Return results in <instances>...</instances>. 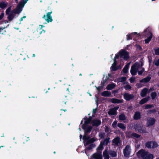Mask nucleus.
<instances>
[{"instance_id":"23","label":"nucleus","mask_w":159,"mask_h":159,"mask_svg":"<svg viewBox=\"0 0 159 159\" xmlns=\"http://www.w3.org/2000/svg\"><path fill=\"white\" fill-rule=\"evenodd\" d=\"M154 158L153 155L151 154L147 153L143 159H153Z\"/></svg>"},{"instance_id":"35","label":"nucleus","mask_w":159,"mask_h":159,"mask_svg":"<svg viewBox=\"0 0 159 159\" xmlns=\"http://www.w3.org/2000/svg\"><path fill=\"white\" fill-rule=\"evenodd\" d=\"M151 97L152 99H154L157 96V94L156 92H152L151 93Z\"/></svg>"},{"instance_id":"48","label":"nucleus","mask_w":159,"mask_h":159,"mask_svg":"<svg viewBox=\"0 0 159 159\" xmlns=\"http://www.w3.org/2000/svg\"><path fill=\"white\" fill-rule=\"evenodd\" d=\"M25 17H25V16H23L22 17V18H20V21H22V20H23V18H25Z\"/></svg>"},{"instance_id":"3","label":"nucleus","mask_w":159,"mask_h":159,"mask_svg":"<svg viewBox=\"0 0 159 159\" xmlns=\"http://www.w3.org/2000/svg\"><path fill=\"white\" fill-rule=\"evenodd\" d=\"M28 1V0H22L17 5L16 8L8 15L7 18L9 21H11L13 20L15 16V14H19L22 11L23 8Z\"/></svg>"},{"instance_id":"22","label":"nucleus","mask_w":159,"mask_h":159,"mask_svg":"<svg viewBox=\"0 0 159 159\" xmlns=\"http://www.w3.org/2000/svg\"><path fill=\"white\" fill-rule=\"evenodd\" d=\"M149 98L150 97H148L143 99L139 102V104L142 105L145 103L149 100Z\"/></svg>"},{"instance_id":"50","label":"nucleus","mask_w":159,"mask_h":159,"mask_svg":"<svg viewBox=\"0 0 159 159\" xmlns=\"http://www.w3.org/2000/svg\"><path fill=\"white\" fill-rule=\"evenodd\" d=\"M156 111L155 110H151L150 111V113H151V112H156Z\"/></svg>"},{"instance_id":"31","label":"nucleus","mask_w":159,"mask_h":159,"mask_svg":"<svg viewBox=\"0 0 159 159\" xmlns=\"http://www.w3.org/2000/svg\"><path fill=\"white\" fill-rule=\"evenodd\" d=\"M43 27V25H39V27L37 29V31L40 34H41L42 33V31H43V33H45V31L42 30V28Z\"/></svg>"},{"instance_id":"54","label":"nucleus","mask_w":159,"mask_h":159,"mask_svg":"<svg viewBox=\"0 0 159 159\" xmlns=\"http://www.w3.org/2000/svg\"><path fill=\"white\" fill-rule=\"evenodd\" d=\"M4 23L5 24H6L7 23H8V21H6V20H5L4 21Z\"/></svg>"},{"instance_id":"44","label":"nucleus","mask_w":159,"mask_h":159,"mask_svg":"<svg viewBox=\"0 0 159 159\" xmlns=\"http://www.w3.org/2000/svg\"><path fill=\"white\" fill-rule=\"evenodd\" d=\"M152 107V106L151 105H147L145 106V107L146 109H148Z\"/></svg>"},{"instance_id":"59","label":"nucleus","mask_w":159,"mask_h":159,"mask_svg":"<svg viewBox=\"0 0 159 159\" xmlns=\"http://www.w3.org/2000/svg\"><path fill=\"white\" fill-rule=\"evenodd\" d=\"M18 0H16V2H17V1H18Z\"/></svg>"},{"instance_id":"61","label":"nucleus","mask_w":159,"mask_h":159,"mask_svg":"<svg viewBox=\"0 0 159 159\" xmlns=\"http://www.w3.org/2000/svg\"><path fill=\"white\" fill-rule=\"evenodd\" d=\"M109 76L110 77L111 76V75L110 74H108Z\"/></svg>"},{"instance_id":"63","label":"nucleus","mask_w":159,"mask_h":159,"mask_svg":"<svg viewBox=\"0 0 159 159\" xmlns=\"http://www.w3.org/2000/svg\"><path fill=\"white\" fill-rule=\"evenodd\" d=\"M15 29H17V30H19V28H15Z\"/></svg>"},{"instance_id":"42","label":"nucleus","mask_w":159,"mask_h":159,"mask_svg":"<svg viewBox=\"0 0 159 159\" xmlns=\"http://www.w3.org/2000/svg\"><path fill=\"white\" fill-rule=\"evenodd\" d=\"M109 139H107L105 140L103 143L104 144L107 145V143L109 142Z\"/></svg>"},{"instance_id":"8","label":"nucleus","mask_w":159,"mask_h":159,"mask_svg":"<svg viewBox=\"0 0 159 159\" xmlns=\"http://www.w3.org/2000/svg\"><path fill=\"white\" fill-rule=\"evenodd\" d=\"M157 146V143L155 142H149L146 144V146L149 148H155Z\"/></svg>"},{"instance_id":"55","label":"nucleus","mask_w":159,"mask_h":159,"mask_svg":"<svg viewBox=\"0 0 159 159\" xmlns=\"http://www.w3.org/2000/svg\"><path fill=\"white\" fill-rule=\"evenodd\" d=\"M82 136L81 134H80V139H81L82 138Z\"/></svg>"},{"instance_id":"53","label":"nucleus","mask_w":159,"mask_h":159,"mask_svg":"<svg viewBox=\"0 0 159 159\" xmlns=\"http://www.w3.org/2000/svg\"><path fill=\"white\" fill-rule=\"evenodd\" d=\"M96 109H94L93 111V113H95L96 112Z\"/></svg>"},{"instance_id":"29","label":"nucleus","mask_w":159,"mask_h":159,"mask_svg":"<svg viewBox=\"0 0 159 159\" xmlns=\"http://www.w3.org/2000/svg\"><path fill=\"white\" fill-rule=\"evenodd\" d=\"M111 102L113 103H120L121 102L120 100L116 98H112L111 100Z\"/></svg>"},{"instance_id":"56","label":"nucleus","mask_w":159,"mask_h":159,"mask_svg":"<svg viewBox=\"0 0 159 159\" xmlns=\"http://www.w3.org/2000/svg\"><path fill=\"white\" fill-rule=\"evenodd\" d=\"M97 89L98 90V91H99L100 90V88L99 87H98V88H97Z\"/></svg>"},{"instance_id":"26","label":"nucleus","mask_w":159,"mask_h":159,"mask_svg":"<svg viewBox=\"0 0 159 159\" xmlns=\"http://www.w3.org/2000/svg\"><path fill=\"white\" fill-rule=\"evenodd\" d=\"M151 78L149 77H148L146 78H144L141 80L140 81V82H143V83H147L149 82Z\"/></svg>"},{"instance_id":"13","label":"nucleus","mask_w":159,"mask_h":159,"mask_svg":"<svg viewBox=\"0 0 159 159\" xmlns=\"http://www.w3.org/2000/svg\"><path fill=\"white\" fill-rule=\"evenodd\" d=\"M126 136L128 137H135L137 138H138L139 137V135L135 133H132L130 132H129L127 134H126Z\"/></svg>"},{"instance_id":"30","label":"nucleus","mask_w":159,"mask_h":159,"mask_svg":"<svg viewBox=\"0 0 159 159\" xmlns=\"http://www.w3.org/2000/svg\"><path fill=\"white\" fill-rule=\"evenodd\" d=\"M117 125L121 129L123 130H125V129L126 127L123 124L119 123Z\"/></svg>"},{"instance_id":"1","label":"nucleus","mask_w":159,"mask_h":159,"mask_svg":"<svg viewBox=\"0 0 159 159\" xmlns=\"http://www.w3.org/2000/svg\"><path fill=\"white\" fill-rule=\"evenodd\" d=\"M90 121L91 120L90 119L85 118L81 122V124L83 123V122L84 123L82 126V128L84 131L85 134L83 136V139L85 147V152L87 156L89 155L87 154L88 151L91 149L93 146V145L91 143L97 140V139L95 138H93L90 139L89 137L87 136L86 135V133L90 132L92 129L91 126H87V125L90 123Z\"/></svg>"},{"instance_id":"58","label":"nucleus","mask_w":159,"mask_h":159,"mask_svg":"<svg viewBox=\"0 0 159 159\" xmlns=\"http://www.w3.org/2000/svg\"><path fill=\"white\" fill-rule=\"evenodd\" d=\"M132 107H129V108H130V109H131V108H132Z\"/></svg>"},{"instance_id":"9","label":"nucleus","mask_w":159,"mask_h":159,"mask_svg":"<svg viewBox=\"0 0 159 159\" xmlns=\"http://www.w3.org/2000/svg\"><path fill=\"white\" fill-rule=\"evenodd\" d=\"M148 152L143 149H141L137 152V155L139 157H141L143 159Z\"/></svg>"},{"instance_id":"12","label":"nucleus","mask_w":159,"mask_h":159,"mask_svg":"<svg viewBox=\"0 0 159 159\" xmlns=\"http://www.w3.org/2000/svg\"><path fill=\"white\" fill-rule=\"evenodd\" d=\"M124 97L125 100H129L132 99L134 98V96L132 94H130L128 93H126L124 95Z\"/></svg>"},{"instance_id":"4","label":"nucleus","mask_w":159,"mask_h":159,"mask_svg":"<svg viewBox=\"0 0 159 159\" xmlns=\"http://www.w3.org/2000/svg\"><path fill=\"white\" fill-rule=\"evenodd\" d=\"M143 64L142 62L135 63L131 68L130 72L133 75H135L138 71V74L139 75L142 74L143 72L144 71V70L142 67Z\"/></svg>"},{"instance_id":"60","label":"nucleus","mask_w":159,"mask_h":159,"mask_svg":"<svg viewBox=\"0 0 159 159\" xmlns=\"http://www.w3.org/2000/svg\"><path fill=\"white\" fill-rule=\"evenodd\" d=\"M89 95L91 96V94L89 93Z\"/></svg>"},{"instance_id":"38","label":"nucleus","mask_w":159,"mask_h":159,"mask_svg":"<svg viewBox=\"0 0 159 159\" xmlns=\"http://www.w3.org/2000/svg\"><path fill=\"white\" fill-rule=\"evenodd\" d=\"M103 143H101L99 146L98 147V149L99 150H101L102 149L103 147Z\"/></svg>"},{"instance_id":"10","label":"nucleus","mask_w":159,"mask_h":159,"mask_svg":"<svg viewBox=\"0 0 159 159\" xmlns=\"http://www.w3.org/2000/svg\"><path fill=\"white\" fill-rule=\"evenodd\" d=\"M119 108L118 107H114L113 108L111 109L108 111V113L110 115H116L117 114L116 110Z\"/></svg>"},{"instance_id":"7","label":"nucleus","mask_w":159,"mask_h":159,"mask_svg":"<svg viewBox=\"0 0 159 159\" xmlns=\"http://www.w3.org/2000/svg\"><path fill=\"white\" fill-rule=\"evenodd\" d=\"M52 13V11L49 12L46 15H44L43 17V18L48 22H52V17L51 15Z\"/></svg>"},{"instance_id":"47","label":"nucleus","mask_w":159,"mask_h":159,"mask_svg":"<svg viewBox=\"0 0 159 159\" xmlns=\"http://www.w3.org/2000/svg\"><path fill=\"white\" fill-rule=\"evenodd\" d=\"M108 78H107L106 79H105V80H104L103 82V84H104L106 82L107 80H108Z\"/></svg>"},{"instance_id":"45","label":"nucleus","mask_w":159,"mask_h":159,"mask_svg":"<svg viewBox=\"0 0 159 159\" xmlns=\"http://www.w3.org/2000/svg\"><path fill=\"white\" fill-rule=\"evenodd\" d=\"M4 13H2L0 15V20H1L4 17Z\"/></svg>"},{"instance_id":"20","label":"nucleus","mask_w":159,"mask_h":159,"mask_svg":"<svg viewBox=\"0 0 159 159\" xmlns=\"http://www.w3.org/2000/svg\"><path fill=\"white\" fill-rule=\"evenodd\" d=\"M116 86V84L112 83L111 84H108L107 87V89L108 90H111L114 88Z\"/></svg>"},{"instance_id":"2","label":"nucleus","mask_w":159,"mask_h":159,"mask_svg":"<svg viewBox=\"0 0 159 159\" xmlns=\"http://www.w3.org/2000/svg\"><path fill=\"white\" fill-rule=\"evenodd\" d=\"M129 57V54L127 52L124 50H121L118 54L116 55L114 59V62L111 67V70L112 71H115L117 69L116 66L117 64V62L116 61V59H119L120 61H122V58L127 60Z\"/></svg>"},{"instance_id":"5","label":"nucleus","mask_w":159,"mask_h":159,"mask_svg":"<svg viewBox=\"0 0 159 159\" xmlns=\"http://www.w3.org/2000/svg\"><path fill=\"white\" fill-rule=\"evenodd\" d=\"M143 34L145 36L148 37L147 39L145 40V41L146 43H148L152 38V33L149 30V28H148L144 30Z\"/></svg>"},{"instance_id":"14","label":"nucleus","mask_w":159,"mask_h":159,"mask_svg":"<svg viewBox=\"0 0 159 159\" xmlns=\"http://www.w3.org/2000/svg\"><path fill=\"white\" fill-rule=\"evenodd\" d=\"M148 91V89L146 88H144L143 89L140 93V95L142 97H145Z\"/></svg>"},{"instance_id":"64","label":"nucleus","mask_w":159,"mask_h":159,"mask_svg":"<svg viewBox=\"0 0 159 159\" xmlns=\"http://www.w3.org/2000/svg\"><path fill=\"white\" fill-rule=\"evenodd\" d=\"M3 147L2 146H1L0 147V148H1V147Z\"/></svg>"},{"instance_id":"34","label":"nucleus","mask_w":159,"mask_h":159,"mask_svg":"<svg viewBox=\"0 0 159 159\" xmlns=\"http://www.w3.org/2000/svg\"><path fill=\"white\" fill-rule=\"evenodd\" d=\"M119 119L120 120H124L125 119V117L124 114H121L119 116Z\"/></svg>"},{"instance_id":"15","label":"nucleus","mask_w":159,"mask_h":159,"mask_svg":"<svg viewBox=\"0 0 159 159\" xmlns=\"http://www.w3.org/2000/svg\"><path fill=\"white\" fill-rule=\"evenodd\" d=\"M113 143L114 144L119 145L120 143V139L118 137L116 138L113 140Z\"/></svg>"},{"instance_id":"43","label":"nucleus","mask_w":159,"mask_h":159,"mask_svg":"<svg viewBox=\"0 0 159 159\" xmlns=\"http://www.w3.org/2000/svg\"><path fill=\"white\" fill-rule=\"evenodd\" d=\"M135 78L134 77H132L129 79L130 82L131 83H133L135 81Z\"/></svg>"},{"instance_id":"40","label":"nucleus","mask_w":159,"mask_h":159,"mask_svg":"<svg viewBox=\"0 0 159 159\" xmlns=\"http://www.w3.org/2000/svg\"><path fill=\"white\" fill-rule=\"evenodd\" d=\"M99 136L101 138H103L105 136V134L104 133H100L99 134Z\"/></svg>"},{"instance_id":"19","label":"nucleus","mask_w":159,"mask_h":159,"mask_svg":"<svg viewBox=\"0 0 159 159\" xmlns=\"http://www.w3.org/2000/svg\"><path fill=\"white\" fill-rule=\"evenodd\" d=\"M93 157L95 159H102V157L101 153H96L93 155Z\"/></svg>"},{"instance_id":"24","label":"nucleus","mask_w":159,"mask_h":159,"mask_svg":"<svg viewBox=\"0 0 159 159\" xmlns=\"http://www.w3.org/2000/svg\"><path fill=\"white\" fill-rule=\"evenodd\" d=\"M130 64V63H129L125 66L123 70L124 73H126L127 72Z\"/></svg>"},{"instance_id":"62","label":"nucleus","mask_w":159,"mask_h":159,"mask_svg":"<svg viewBox=\"0 0 159 159\" xmlns=\"http://www.w3.org/2000/svg\"><path fill=\"white\" fill-rule=\"evenodd\" d=\"M142 86H139V88H140Z\"/></svg>"},{"instance_id":"25","label":"nucleus","mask_w":159,"mask_h":159,"mask_svg":"<svg viewBox=\"0 0 159 159\" xmlns=\"http://www.w3.org/2000/svg\"><path fill=\"white\" fill-rule=\"evenodd\" d=\"M134 117V119L138 120L140 118V113L139 112H136L135 113Z\"/></svg>"},{"instance_id":"11","label":"nucleus","mask_w":159,"mask_h":159,"mask_svg":"<svg viewBox=\"0 0 159 159\" xmlns=\"http://www.w3.org/2000/svg\"><path fill=\"white\" fill-rule=\"evenodd\" d=\"M155 120L153 118H149L148 119L147 125L148 126H151L154 124Z\"/></svg>"},{"instance_id":"21","label":"nucleus","mask_w":159,"mask_h":159,"mask_svg":"<svg viewBox=\"0 0 159 159\" xmlns=\"http://www.w3.org/2000/svg\"><path fill=\"white\" fill-rule=\"evenodd\" d=\"M101 123V121L98 120H94L93 122V126H98Z\"/></svg>"},{"instance_id":"37","label":"nucleus","mask_w":159,"mask_h":159,"mask_svg":"<svg viewBox=\"0 0 159 159\" xmlns=\"http://www.w3.org/2000/svg\"><path fill=\"white\" fill-rule=\"evenodd\" d=\"M154 51L155 54L156 55H159V48H155Z\"/></svg>"},{"instance_id":"49","label":"nucleus","mask_w":159,"mask_h":159,"mask_svg":"<svg viewBox=\"0 0 159 159\" xmlns=\"http://www.w3.org/2000/svg\"><path fill=\"white\" fill-rule=\"evenodd\" d=\"M109 129V128L108 127H106L105 128V131H108Z\"/></svg>"},{"instance_id":"36","label":"nucleus","mask_w":159,"mask_h":159,"mask_svg":"<svg viewBox=\"0 0 159 159\" xmlns=\"http://www.w3.org/2000/svg\"><path fill=\"white\" fill-rule=\"evenodd\" d=\"M154 65L157 66H159V58L158 59L155 60L154 61Z\"/></svg>"},{"instance_id":"27","label":"nucleus","mask_w":159,"mask_h":159,"mask_svg":"<svg viewBox=\"0 0 159 159\" xmlns=\"http://www.w3.org/2000/svg\"><path fill=\"white\" fill-rule=\"evenodd\" d=\"M104 159H109V156L107 150H105L103 153Z\"/></svg>"},{"instance_id":"41","label":"nucleus","mask_w":159,"mask_h":159,"mask_svg":"<svg viewBox=\"0 0 159 159\" xmlns=\"http://www.w3.org/2000/svg\"><path fill=\"white\" fill-rule=\"evenodd\" d=\"M117 122L115 120L113 122L112 124V127L113 128H116L117 126Z\"/></svg>"},{"instance_id":"33","label":"nucleus","mask_w":159,"mask_h":159,"mask_svg":"<svg viewBox=\"0 0 159 159\" xmlns=\"http://www.w3.org/2000/svg\"><path fill=\"white\" fill-rule=\"evenodd\" d=\"M11 7H10L8 8L6 11V14L7 15H8L11 12Z\"/></svg>"},{"instance_id":"18","label":"nucleus","mask_w":159,"mask_h":159,"mask_svg":"<svg viewBox=\"0 0 159 159\" xmlns=\"http://www.w3.org/2000/svg\"><path fill=\"white\" fill-rule=\"evenodd\" d=\"M102 95L104 97H110L111 95V93L108 91H105L101 93Z\"/></svg>"},{"instance_id":"57","label":"nucleus","mask_w":159,"mask_h":159,"mask_svg":"<svg viewBox=\"0 0 159 159\" xmlns=\"http://www.w3.org/2000/svg\"><path fill=\"white\" fill-rule=\"evenodd\" d=\"M33 57H35V55L34 54H33Z\"/></svg>"},{"instance_id":"51","label":"nucleus","mask_w":159,"mask_h":159,"mask_svg":"<svg viewBox=\"0 0 159 159\" xmlns=\"http://www.w3.org/2000/svg\"><path fill=\"white\" fill-rule=\"evenodd\" d=\"M154 90V89L153 88H151L150 89V91H152Z\"/></svg>"},{"instance_id":"17","label":"nucleus","mask_w":159,"mask_h":159,"mask_svg":"<svg viewBox=\"0 0 159 159\" xmlns=\"http://www.w3.org/2000/svg\"><path fill=\"white\" fill-rule=\"evenodd\" d=\"M137 33L134 32L133 33H131L128 35H127V40H129L130 39H131L132 38H133L135 35H136Z\"/></svg>"},{"instance_id":"16","label":"nucleus","mask_w":159,"mask_h":159,"mask_svg":"<svg viewBox=\"0 0 159 159\" xmlns=\"http://www.w3.org/2000/svg\"><path fill=\"white\" fill-rule=\"evenodd\" d=\"M126 80V78L125 77H122L120 78H118L115 80V82H123Z\"/></svg>"},{"instance_id":"39","label":"nucleus","mask_w":159,"mask_h":159,"mask_svg":"<svg viewBox=\"0 0 159 159\" xmlns=\"http://www.w3.org/2000/svg\"><path fill=\"white\" fill-rule=\"evenodd\" d=\"M124 88L125 89L127 90L130 89H131V87L129 85L127 84L125 86Z\"/></svg>"},{"instance_id":"6","label":"nucleus","mask_w":159,"mask_h":159,"mask_svg":"<svg viewBox=\"0 0 159 159\" xmlns=\"http://www.w3.org/2000/svg\"><path fill=\"white\" fill-rule=\"evenodd\" d=\"M131 151V149L130 147L129 146H126L123 150V153L125 157H129Z\"/></svg>"},{"instance_id":"46","label":"nucleus","mask_w":159,"mask_h":159,"mask_svg":"<svg viewBox=\"0 0 159 159\" xmlns=\"http://www.w3.org/2000/svg\"><path fill=\"white\" fill-rule=\"evenodd\" d=\"M136 48L138 50H141V47L139 45H136Z\"/></svg>"},{"instance_id":"28","label":"nucleus","mask_w":159,"mask_h":159,"mask_svg":"<svg viewBox=\"0 0 159 159\" xmlns=\"http://www.w3.org/2000/svg\"><path fill=\"white\" fill-rule=\"evenodd\" d=\"M7 4L5 2H0V7L2 8H4L7 7Z\"/></svg>"},{"instance_id":"52","label":"nucleus","mask_w":159,"mask_h":159,"mask_svg":"<svg viewBox=\"0 0 159 159\" xmlns=\"http://www.w3.org/2000/svg\"><path fill=\"white\" fill-rule=\"evenodd\" d=\"M4 29V28H0V33L1 32V31L2 30H3Z\"/></svg>"},{"instance_id":"32","label":"nucleus","mask_w":159,"mask_h":159,"mask_svg":"<svg viewBox=\"0 0 159 159\" xmlns=\"http://www.w3.org/2000/svg\"><path fill=\"white\" fill-rule=\"evenodd\" d=\"M110 154L112 157H116L117 155L116 152L113 151H111L110 152Z\"/></svg>"}]
</instances>
